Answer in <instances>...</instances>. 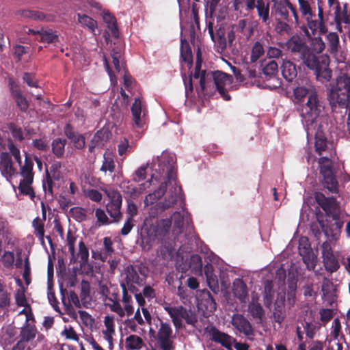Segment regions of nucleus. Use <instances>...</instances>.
<instances>
[{
	"instance_id": "4be33fe9",
	"label": "nucleus",
	"mask_w": 350,
	"mask_h": 350,
	"mask_svg": "<svg viewBox=\"0 0 350 350\" xmlns=\"http://www.w3.org/2000/svg\"><path fill=\"white\" fill-rule=\"evenodd\" d=\"M12 304V293L5 281L0 278V311H8Z\"/></svg>"
},
{
	"instance_id": "58836bf2",
	"label": "nucleus",
	"mask_w": 350,
	"mask_h": 350,
	"mask_svg": "<svg viewBox=\"0 0 350 350\" xmlns=\"http://www.w3.org/2000/svg\"><path fill=\"white\" fill-rule=\"evenodd\" d=\"M274 290L273 282L271 280H266L264 285L263 297L265 306H269L273 301Z\"/></svg>"
},
{
	"instance_id": "0e129e2a",
	"label": "nucleus",
	"mask_w": 350,
	"mask_h": 350,
	"mask_svg": "<svg viewBox=\"0 0 350 350\" xmlns=\"http://www.w3.org/2000/svg\"><path fill=\"white\" fill-rule=\"evenodd\" d=\"M8 148L14 157L15 161L18 163L19 165L22 164V159L21 157L20 150L15 146L12 139H9L8 142Z\"/></svg>"
},
{
	"instance_id": "ddd939ff",
	"label": "nucleus",
	"mask_w": 350,
	"mask_h": 350,
	"mask_svg": "<svg viewBox=\"0 0 350 350\" xmlns=\"http://www.w3.org/2000/svg\"><path fill=\"white\" fill-rule=\"evenodd\" d=\"M131 115L133 126L143 129L146 123L147 110L142 106V101L139 98H136L131 106Z\"/></svg>"
},
{
	"instance_id": "de8ad7c7",
	"label": "nucleus",
	"mask_w": 350,
	"mask_h": 350,
	"mask_svg": "<svg viewBox=\"0 0 350 350\" xmlns=\"http://www.w3.org/2000/svg\"><path fill=\"white\" fill-rule=\"evenodd\" d=\"M32 183L31 180H29V182L27 180H21L18 186L20 192L23 195L29 196L31 200L35 198V193L31 187Z\"/></svg>"
},
{
	"instance_id": "09e8293b",
	"label": "nucleus",
	"mask_w": 350,
	"mask_h": 350,
	"mask_svg": "<svg viewBox=\"0 0 350 350\" xmlns=\"http://www.w3.org/2000/svg\"><path fill=\"white\" fill-rule=\"evenodd\" d=\"M329 52L336 54L339 47V37L336 32H330L327 36Z\"/></svg>"
},
{
	"instance_id": "a211bd4d",
	"label": "nucleus",
	"mask_w": 350,
	"mask_h": 350,
	"mask_svg": "<svg viewBox=\"0 0 350 350\" xmlns=\"http://www.w3.org/2000/svg\"><path fill=\"white\" fill-rule=\"evenodd\" d=\"M0 172L8 180L12 179L16 172L13 166L12 157L7 152H2L0 154Z\"/></svg>"
},
{
	"instance_id": "393cba45",
	"label": "nucleus",
	"mask_w": 350,
	"mask_h": 350,
	"mask_svg": "<svg viewBox=\"0 0 350 350\" xmlns=\"http://www.w3.org/2000/svg\"><path fill=\"white\" fill-rule=\"evenodd\" d=\"M38 330L33 323H27L21 328L18 336L19 341L26 343L33 340L37 334Z\"/></svg>"
},
{
	"instance_id": "3c124183",
	"label": "nucleus",
	"mask_w": 350,
	"mask_h": 350,
	"mask_svg": "<svg viewBox=\"0 0 350 350\" xmlns=\"http://www.w3.org/2000/svg\"><path fill=\"white\" fill-rule=\"evenodd\" d=\"M33 227L35 230V235L39 239L42 244L44 243V224L39 217H36L33 220Z\"/></svg>"
},
{
	"instance_id": "b1692460",
	"label": "nucleus",
	"mask_w": 350,
	"mask_h": 350,
	"mask_svg": "<svg viewBox=\"0 0 350 350\" xmlns=\"http://www.w3.org/2000/svg\"><path fill=\"white\" fill-rule=\"evenodd\" d=\"M18 14L22 17L35 21H45L47 22L54 21L55 16L53 14H44L43 12L36 10H19Z\"/></svg>"
},
{
	"instance_id": "052dcab7",
	"label": "nucleus",
	"mask_w": 350,
	"mask_h": 350,
	"mask_svg": "<svg viewBox=\"0 0 350 350\" xmlns=\"http://www.w3.org/2000/svg\"><path fill=\"white\" fill-rule=\"evenodd\" d=\"M78 258L80 259V264L85 265L89 258V252L83 241L79 243Z\"/></svg>"
},
{
	"instance_id": "4c0bfd02",
	"label": "nucleus",
	"mask_w": 350,
	"mask_h": 350,
	"mask_svg": "<svg viewBox=\"0 0 350 350\" xmlns=\"http://www.w3.org/2000/svg\"><path fill=\"white\" fill-rule=\"evenodd\" d=\"M323 262L325 270L330 273L336 272L340 267L339 262L334 254L323 257Z\"/></svg>"
},
{
	"instance_id": "864d4df0",
	"label": "nucleus",
	"mask_w": 350,
	"mask_h": 350,
	"mask_svg": "<svg viewBox=\"0 0 350 350\" xmlns=\"http://www.w3.org/2000/svg\"><path fill=\"white\" fill-rule=\"evenodd\" d=\"M265 53L262 44L257 41L253 45L250 55V61L256 62Z\"/></svg>"
},
{
	"instance_id": "f3484780",
	"label": "nucleus",
	"mask_w": 350,
	"mask_h": 350,
	"mask_svg": "<svg viewBox=\"0 0 350 350\" xmlns=\"http://www.w3.org/2000/svg\"><path fill=\"white\" fill-rule=\"evenodd\" d=\"M231 323L240 333L247 336L254 335L252 324L243 314H234L232 317Z\"/></svg>"
},
{
	"instance_id": "5fc2aeb1",
	"label": "nucleus",
	"mask_w": 350,
	"mask_h": 350,
	"mask_svg": "<svg viewBox=\"0 0 350 350\" xmlns=\"http://www.w3.org/2000/svg\"><path fill=\"white\" fill-rule=\"evenodd\" d=\"M46 177L42 182V187L44 193H49L51 196H53V181L55 180L53 178L51 177V175L49 172L48 169H46Z\"/></svg>"
},
{
	"instance_id": "0eeeda50",
	"label": "nucleus",
	"mask_w": 350,
	"mask_h": 350,
	"mask_svg": "<svg viewBox=\"0 0 350 350\" xmlns=\"http://www.w3.org/2000/svg\"><path fill=\"white\" fill-rule=\"evenodd\" d=\"M315 16H311L310 19L308 20V24L302 23L299 29L304 35L310 38L312 36H315L317 31L321 33H325L327 31L325 25L324 14L323 8L318 5V19L314 18Z\"/></svg>"
},
{
	"instance_id": "79ce46f5",
	"label": "nucleus",
	"mask_w": 350,
	"mask_h": 350,
	"mask_svg": "<svg viewBox=\"0 0 350 350\" xmlns=\"http://www.w3.org/2000/svg\"><path fill=\"white\" fill-rule=\"evenodd\" d=\"M201 305H203L206 311L213 312L216 310L217 304L210 292L207 291L204 293V297L201 301Z\"/></svg>"
},
{
	"instance_id": "39448f33",
	"label": "nucleus",
	"mask_w": 350,
	"mask_h": 350,
	"mask_svg": "<svg viewBox=\"0 0 350 350\" xmlns=\"http://www.w3.org/2000/svg\"><path fill=\"white\" fill-rule=\"evenodd\" d=\"M329 103L335 110L338 108H347L350 100V77L343 74L337 77L336 86H333L327 94Z\"/></svg>"
},
{
	"instance_id": "2eb2a0df",
	"label": "nucleus",
	"mask_w": 350,
	"mask_h": 350,
	"mask_svg": "<svg viewBox=\"0 0 350 350\" xmlns=\"http://www.w3.org/2000/svg\"><path fill=\"white\" fill-rule=\"evenodd\" d=\"M312 133H314L315 137V151L321 155L323 151H325L327 148V139L325 133L324 125L319 123L318 126H315L312 129L310 130Z\"/></svg>"
},
{
	"instance_id": "e2e57ef3",
	"label": "nucleus",
	"mask_w": 350,
	"mask_h": 350,
	"mask_svg": "<svg viewBox=\"0 0 350 350\" xmlns=\"http://www.w3.org/2000/svg\"><path fill=\"white\" fill-rule=\"evenodd\" d=\"M8 128L15 140L22 142L25 139L21 127L16 126L14 123H10Z\"/></svg>"
},
{
	"instance_id": "9d476101",
	"label": "nucleus",
	"mask_w": 350,
	"mask_h": 350,
	"mask_svg": "<svg viewBox=\"0 0 350 350\" xmlns=\"http://www.w3.org/2000/svg\"><path fill=\"white\" fill-rule=\"evenodd\" d=\"M145 273L144 268L139 265L127 266L125 269V280L126 285L130 287H133V284L142 286L144 284Z\"/></svg>"
},
{
	"instance_id": "dca6fc26",
	"label": "nucleus",
	"mask_w": 350,
	"mask_h": 350,
	"mask_svg": "<svg viewBox=\"0 0 350 350\" xmlns=\"http://www.w3.org/2000/svg\"><path fill=\"white\" fill-rule=\"evenodd\" d=\"M172 187L169 189V191L166 192V195L165 196L164 200L163 202H159L156 204L157 209L161 211H163L165 209H167L172 206H173L177 202L179 191L181 188L179 187L178 189L177 184L174 185V182H172Z\"/></svg>"
},
{
	"instance_id": "f704fd0d",
	"label": "nucleus",
	"mask_w": 350,
	"mask_h": 350,
	"mask_svg": "<svg viewBox=\"0 0 350 350\" xmlns=\"http://www.w3.org/2000/svg\"><path fill=\"white\" fill-rule=\"evenodd\" d=\"M202 260L200 255L193 254L191 256L189 260V268L191 269L193 274L196 275H202Z\"/></svg>"
},
{
	"instance_id": "603ef678",
	"label": "nucleus",
	"mask_w": 350,
	"mask_h": 350,
	"mask_svg": "<svg viewBox=\"0 0 350 350\" xmlns=\"http://www.w3.org/2000/svg\"><path fill=\"white\" fill-rule=\"evenodd\" d=\"M78 21L82 25L87 27L92 32H94L97 22L85 14H77Z\"/></svg>"
},
{
	"instance_id": "a19ab883",
	"label": "nucleus",
	"mask_w": 350,
	"mask_h": 350,
	"mask_svg": "<svg viewBox=\"0 0 350 350\" xmlns=\"http://www.w3.org/2000/svg\"><path fill=\"white\" fill-rule=\"evenodd\" d=\"M113 241L111 237H106L103 239V248L101 252V259L105 261L108 257H111L114 252Z\"/></svg>"
},
{
	"instance_id": "13d9d810",
	"label": "nucleus",
	"mask_w": 350,
	"mask_h": 350,
	"mask_svg": "<svg viewBox=\"0 0 350 350\" xmlns=\"http://www.w3.org/2000/svg\"><path fill=\"white\" fill-rule=\"evenodd\" d=\"M311 49L313 51V53L318 55L319 53H322L325 49V44L322 40V38L319 36L314 37L311 40Z\"/></svg>"
},
{
	"instance_id": "774afa93",
	"label": "nucleus",
	"mask_w": 350,
	"mask_h": 350,
	"mask_svg": "<svg viewBox=\"0 0 350 350\" xmlns=\"http://www.w3.org/2000/svg\"><path fill=\"white\" fill-rule=\"evenodd\" d=\"M1 260L5 268L12 267L14 262V253L12 252H5Z\"/></svg>"
},
{
	"instance_id": "c85d7f7f",
	"label": "nucleus",
	"mask_w": 350,
	"mask_h": 350,
	"mask_svg": "<svg viewBox=\"0 0 350 350\" xmlns=\"http://www.w3.org/2000/svg\"><path fill=\"white\" fill-rule=\"evenodd\" d=\"M299 254L302 256V260L309 270H314L317 265V256L312 250L308 247L299 248Z\"/></svg>"
},
{
	"instance_id": "5701e85b",
	"label": "nucleus",
	"mask_w": 350,
	"mask_h": 350,
	"mask_svg": "<svg viewBox=\"0 0 350 350\" xmlns=\"http://www.w3.org/2000/svg\"><path fill=\"white\" fill-rule=\"evenodd\" d=\"M185 307L171 306L170 305L164 307L165 310L168 313L172 320V323L176 329H179L183 327L182 316Z\"/></svg>"
},
{
	"instance_id": "c756f323",
	"label": "nucleus",
	"mask_w": 350,
	"mask_h": 350,
	"mask_svg": "<svg viewBox=\"0 0 350 350\" xmlns=\"http://www.w3.org/2000/svg\"><path fill=\"white\" fill-rule=\"evenodd\" d=\"M256 6V7H255V8H256L257 14L259 19L261 20L263 23H269V1L257 0Z\"/></svg>"
},
{
	"instance_id": "cd10ccee",
	"label": "nucleus",
	"mask_w": 350,
	"mask_h": 350,
	"mask_svg": "<svg viewBox=\"0 0 350 350\" xmlns=\"http://www.w3.org/2000/svg\"><path fill=\"white\" fill-rule=\"evenodd\" d=\"M108 139V133L106 130L100 129L98 131L91 139L88 150L90 152H94L96 148H102Z\"/></svg>"
},
{
	"instance_id": "8fccbe9b",
	"label": "nucleus",
	"mask_w": 350,
	"mask_h": 350,
	"mask_svg": "<svg viewBox=\"0 0 350 350\" xmlns=\"http://www.w3.org/2000/svg\"><path fill=\"white\" fill-rule=\"evenodd\" d=\"M103 20L107 24V27L111 30L113 36L116 38L118 37V29L116 18L110 13H105Z\"/></svg>"
},
{
	"instance_id": "6e6552de",
	"label": "nucleus",
	"mask_w": 350,
	"mask_h": 350,
	"mask_svg": "<svg viewBox=\"0 0 350 350\" xmlns=\"http://www.w3.org/2000/svg\"><path fill=\"white\" fill-rule=\"evenodd\" d=\"M106 194L109 199L107 204V211L114 222H119L122 218L121 213V206L122 198L120 193L114 189L106 190Z\"/></svg>"
},
{
	"instance_id": "72a5a7b5",
	"label": "nucleus",
	"mask_w": 350,
	"mask_h": 350,
	"mask_svg": "<svg viewBox=\"0 0 350 350\" xmlns=\"http://www.w3.org/2000/svg\"><path fill=\"white\" fill-rule=\"evenodd\" d=\"M21 166V175L23 176L22 180H27V182L29 180H33V163L31 157L26 156L25 159V163L23 165Z\"/></svg>"
},
{
	"instance_id": "6e6d98bb",
	"label": "nucleus",
	"mask_w": 350,
	"mask_h": 350,
	"mask_svg": "<svg viewBox=\"0 0 350 350\" xmlns=\"http://www.w3.org/2000/svg\"><path fill=\"white\" fill-rule=\"evenodd\" d=\"M40 37V40L41 42H47V43H53L58 40L57 35L55 34L51 29H50V30L41 29Z\"/></svg>"
},
{
	"instance_id": "1a4fd4ad",
	"label": "nucleus",
	"mask_w": 350,
	"mask_h": 350,
	"mask_svg": "<svg viewBox=\"0 0 350 350\" xmlns=\"http://www.w3.org/2000/svg\"><path fill=\"white\" fill-rule=\"evenodd\" d=\"M319 172L322 178L321 182L323 187L330 193H338V183L334 174L332 165L330 164L323 165L320 167Z\"/></svg>"
},
{
	"instance_id": "c9c22d12",
	"label": "nucleus",
	"mask_w": 350,
	"mask_h": 350,
	"mask_svg": "<svg viewBox=\"0 0 350 350\" xmlns=\"http://www.w3.org/2000/svg\"><path fill=\"white\" fill-rule=\"evenodd\" d=\"M66 143L67 140L63 138L58 137L53 140L51 143V150L53 154L57 159H61L64 157Z\"/></svg>"
},
{
	"instance_id": "bb28decb",
	"label": "nucleus",
	"mask_w": 350,
	"mask_h": 350,
	"mask_svg": "<svg viewBox=\"0 0 350 350\" xmlns=\"http://www.w3.org/2000/svg\"><path fill=\"white\" fill-rule=\"evenodd\" d=\"M334 10V20L338 26L341 23L346 25L350 23V13L347 10V4L345 3L342 7L340 6L339 2H336Z\"/></svg>"
},
{
	"instance_id": "680f3d73",
	"label": "nucleus",
	"mask_w": 350,
	"mask_h": 350,
	"mask_svg": "<svg viewBox=\"0 0 350 350\" xmlns=\"http://www.w3.org/2000/svg\"><path fill=\"white\" fill-rule=\"evenodd\" d=\"M62 164L59 161H54L50 166V171H49L51 177L56 181H59L62 178V173L60 171Z\"/></svg>"
},
{
	"instance_id": "7c9ffc66",
	"label": "nucleus",
	"mask_w": 350,
	"mask_h": 350,
	"mask_svg": "<svg viewBox=\"0 0 350 350\" xmlns=\"http://www.w3.org/2000/svg\"><path fill=\"white\" fill-rule=\"evenodd\" d=\"M281 71L283 77L287 81H292L297 75L296 65L288 59L283 60V63L281 66Z\"/></svg>"
},
{
	"instance_id": "6ab92c4d",
	"label": "nucleus",
	"mask_w": 350,
	"mask_h": 350,
	"mask_svg": "<svg viewBox=\"0 0 350 350\" xmlns=\"http://www.w3.org/2000/svg\"><path fill=\"white\" fill-rule=\"evenodd\" d=\"M272 13L276 19L289 21L288 7L289 0H271Z\"/></svg>"
},
{
	"instance_id": "37998d69",
	"label": "nucleus",
	"mask_w": 350,
	"mask_h": 350,
	"mask_svg": "<svg viewBox=\"0 0 350 350\" xmlns=\"http://www.w3.org/2000/svg\"><path fill=\"white\" fill-rule=\"evenodd\" d=\"M126 347L128 349L138 350L143 346L142 339L137 335H131L126 338Z\"/></svg>"
},
{
	"instance_id": "f8f14e48",
	"label": "nucleus",
	"mask_w": 350,
	"mask_h": 350,
	"mask_svg": "<svg viewBox=\"0 0 350 350\" xmlns=\"http://www.w3.org/2000/svg\"><path fill=\"white\" fill-rule=\"evenodd\" d=\"M278 64L275 60H270L262 65V78L265 79L267 82L273 81V83H269L265 85L269 89H274L280 85V82L278 78Z\"/></svg>"
},
{
	"instance_id": "aec40b11",
	"label": "nucleus",
	"mask_w": 350,
	"mask_h": 350,
	"mask_svg": "<svg viewBox=\"0 0 350 350\" xmlns=\"http://www.w3.org/2000/svg\"><path fill=\"white\" fill-rule=\"evenodd\" d=\"M208 334L211 336V339L217 343H219L223 347L228 349H230L232 347V342L234 340L232 337L228 334L219 331L215 327L212 326L208 331Z\"/></svg>"
},
{
	"instance_id": "a878e982",
	"label": "nucleus",
	"mask_w": 350,
	"mask_h": 350,
	"mask_svg": "<svg viewBox=\"0 0 350 350\" xmlns=\"http://www.w3.org/2000/svg\"><path fill=\"white\" fill-rule=\"evenodd\" d=\"M232 27L240 39L247 40L253 34V28L247 24L245 19L239 20L238 23Z\"/></svg>"
},
{
	"instance_id": "f257e3e1",
	"label": "nucleus",
	"mask_w": 350,
	"mask_h": 350,
	"mask_svg": "<svg viewBox=\"0 0 350 350\" xmlns=\"http://www.w3.org/2000/svg\"><path fill=\"white\" fill-rule=\"evenodd\" d=\"M284 46L295 59L301 61L304 66L314 71L318 81L325 83L330 81L332 70L329 68V57L314 53L301 35L293 34L286 40Z\"/></svg>"
},
{
	"instance_id": "412c9836",
	"label": "nucleus",
	"mask_w": 350,
	"mask_h": 350,
	"mask_svg": "<svg viewBox=\"0 0 350 350\" xmlns=\"http://www.w3.org/2000/svg\"><path fill=\"white\" fill-rule=\"evenodd\" d=\"M64 132L65 135L70 139L75 148L81 150L85 147V137L83 135L75 132L70 124H66L65 125Z\"/></svg>"
},
{
	"instance_id": "69168bd1",
	"label": "nucleus",
	"mask_w": 350,
	"mask_h": 350,
	"mask_svg": "<svg viewBox=\"0 0 350 350\" xmlns=\"http://www.w3.org/2000/svg\"><path fill=\"white\" fill-rule=\"evenodd\" d=\"M109 301L111 303H107L105 305L108 306L112 312H116L120 317H123L125 313L124 309L122 308L120 304V300Z\"/></svg>"
},
{
	"instance_id": "4d7b16f0",
	"label": "nucleus",
	"mask_w": 350,
	"mask_h": 350,
	"mask_svg": "<svg viewBox=\"0 0 350 350\" xmlns=\"http://www.w3.org/2000/svg\"><path fill=\"white\" fill-rule=\"evenodd\" d=\"M174 231L178 230V232H182L184 225V217L180 212H175L172 216Z\"/></svg>"
},
{
	"instance_id": "423d86ee",
	"label": "nucleus",
	"mask_w": 350,
	"mask_h": 350,
	"mask_svg": "<svg viewBox=\"0 0 350 350\" xmlns=\"http://www.w3.org/2000/svg\"><path fill=\"white\" fill-rule=\"evenodd\" d=\"M314 199L325 214L334 221L332 228H334L335 232L332 233V237L336 239L342 228L343 221L340 219V210L336 198L326 197L323 193L317 191L314 193Z\"/></svg>"
},
{
	"instance_id": "338daca9",
	"label": "nucleus",
	"mask_w": 350,
	"mask_h": 350,
	"mask_svg": "<svg viewBox=\"0 0 350 350\" xmlns=\"http://www.w3.org/2000/svg\"><path fill=\"white\" fill-rule=\"evenodd\" d=\"M15 301L16 305L20 307H26L28 305L27 303V299L25 295V289L23 287H22L21 289H18L15 293Z\"/></svg>"
},
{
	"instance_id": "49530a36",
	"label": "nucleus",
	"mask_w": 350,
	"mask_h": 350,
	"mask_svg": "<svg viewBox=\"0 0 350 350\" xmlns=\"http://www.w3.org/2000/svg\"><path fill=\"white\" fill-rule=\"evenodd\" d=\"M312 91V90H309L308 88L303 86L295 88L293 90V95L297 103H305L304 100L306 99L307 100V98ZM299 103H297V105Z\"/></svg>"
},
{
	"instance_id": "20e7f679",
	"label": "nucleus",
	"mask_w": 350,
	"mask_h": 350,
	"mask_svg": "<svg viewBox=\"0 0 350 350\" xmlns=\"http://www.w3.org/2000/svg\"><path fill=\"white\" fill-rule=\"evenodd\" d=\"M212 81L214 82L215 88L221 96L225 100H230L231 99V96L228 94L226 87L230 86L232 83V76L219 70L208 72H206V70L202 71L200 87L196 89L198 94H204L206 85Z\"/></svg>"
},
{
	"instance_id": "e433bc0d",
	"label": "nucleus",
	"mask_w": 350,
	"mask_h": 350,
	"mask_svg": "<svg viewBox=\"0 0 350 350\" xmlns=\"http://www.w3.org/2000/svg\"><path fill=\"white\" fill-rule=\"evenodd\" d=\"M299 4V9L301 14V16L304 17L306 23L308 24V20L309 21L311 16H316L312 12L311 5L309 3L310 0H297Z\"/></svg>"
},
{
	"instance_id": "473e14b6",
	"label": "nucleus",
	"mask_w": 350,
	"mask_h": 350,
	"mask_svg": "<svg viewBox=\"0 0 350 350\" xmlns=\"http://www.w3.org/2000/svg\"><path fill=\"white\" fill-rule=\"evenodd\" d=\"M233 293L241 302L245 301V299L248 295L247 287L241 279H237L234 282Z\"/></svg>"
},
{
	"instance_id": "bf43d9fd",
	"label": "nucleus",
	"mask_w": 350,
	"mask_h": 350,
	"mask_svg": "<svg viewBox=\"0 0 350 350\" xmlns=\"http://www.w3.org/2000/svg\"><path fill=\"white\" fill-rule=\"evenodd\" d=\"M70 214L77 221H83L87 219V215L84 208L81 207H72L70 209Z\"/></svg>"
},
{
	"instance_id": "4468645a",
	"label": "nucleus",
	"mask_w": 350,
	"mask_h": 350,
	"mask_svg": "<svg viewBox=\"0 0 350 350\" xmlns=\"http://www.w3.org/2000/svg\"><path fill=\"white\" fill-rule=\"evenodd\" d=\"M139 234L140 236L141 245L144 247L146 246H150L157 237L156 228L146 220L141 226Z\"/></svg>"
},
{
	"instance_id": "2f4dec72",
	"label": "nucleus",
	"mask_w": 350,
	"mask_h": 350,
	"mask_svg": "<svg viewBox=\"0 0 350 350\" xmlns=\"http://www.w3.org/2000/svg\"><path fill=\"white\" fill-rule=\"evenodd\" d=\"M180 59L190 69L193 66V54L189 42L185 39L180 40Z\"/></svg>"
},
{
	"instance_id": "7ed1b4c3",
	"label": "nucleus",
	"mask_w": 350,
	"mask_h": 350,
	"mask_svg": "<svg viewBox=\"0 0 350 350\" xmlns=\"http://www.w3.org/2000/svg\"><path fill=\"white\" fill-rule=\"evenodd\" d=\"M297 110L306 131L310 133V130L318 126L317 120L324 112L325 105L317 91L314 90L305 103L297 105Z\"/></svg>"
},
{
	"instance_id": "9b49d317",
	"label": "nucleus",
	"mask_w": 350,
	"mask_h": 350,
	"mask_svg": "<svg viewBox=\"0 0 350 350\" xmlns=\"http://www.w3.org/2000/svg\"><path fill=\"white\" fill-rule=\"evenodd\" d=\"M172 329L166 322H161L157 332V342L162 350H174Z\"/></svg>"
},
{
	"instance_id": "ea45409f",
	"label": "nucleus",
	"mask_w": 350,
	"mask_h": 350,
	"mask_svg": "<svg viewBox=\"0 0 350 350\" xmlns=\"http://www.w3.org/2000/svg\"><path fill=\"white\" fill-rule=\"evenodd\" d=\"M116 165L112 155L105 152L103 155V164L100 168L101 172L113 173L115 171Z\"/></svg>"
},
{
	"instance_id": "f03ea898",
	"label": "nucleus",
	"mask_w": 350,
	"mask_h": 350,
	"mask_svg": "<svg viewBox=\"0 0 350 350\" xmlns=\"http://www.w3.org/2000/svg\"><path fill=\"white\" fill-rule=\"evenodd\" d=\"M152 167L155 173L152 174L151 180L154 178L157 181H163L156 190L145 197L144 203L146 206L157 202L167 192L168 185H172V182L176 185L177 165L174 154L162 152L161 156L153 161Z\"/></svg>"
},
{
	"instance_id": "c03bdc74",
	"label": "nucleus",
	"mask_w": 350,
	"mask_h": 350,
	"mask_svg": "<svg viewBox=\"0 0 350 350\" xmlns=\"http://www.w3.org/2000/svg\"><path fill=\"white\" fill-rule=\"evenodd\" d=\"M182 319H184L187 324L191 325L193 327L198 329V317L196 312L184 308Z\"/></svg>"
},
{
	"instance_id": "a18cd8bd",
	"label": "nucleus",
	"mask_w": 350,
	"mask_h": 350,
	"mask_svg": "<svg viewBox=\"0 0 350 350\" xmlns=\"http://www.w3.org/2000/svg\"><path fill=\"white\" fill-rule=\"evenodd\" d=\"M248 310L254 319L260 321H262L264 316V310L259 303L250 302L248 305Z\"/></svg>"
}]
</instances>
